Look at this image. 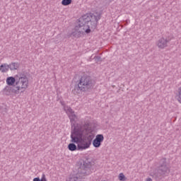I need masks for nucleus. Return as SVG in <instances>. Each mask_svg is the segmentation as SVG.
<instances>
[{
    "label": "nucleus",
    "instance_id": "obj_1",
    "mask_svg": "<svg viewBox=\"0 0 181 181\" xmlns=\"http://www.w3.org/2000/svg\"><path fill=\"white\" fill-rule=\"evenodd\" d=\"M88 123L76 124L71 132V144L68 145V149L71 152L74 151H86L91 146V139L83 138L88 135Z\"/></svg>",
    "mask_w": 181,
    "mask_h": 181
},
{
    "label": "nucleus",
    "instance_id": "obj_2",
    "mask_svg": "<svg viewBox=\"0 0 181 181\" xmlns=\"http://www.w3.org/2000/svg\"><path fill=\"white\" fill-rule=\"evenodd\" d=\"M170 172V168H169V165L166 163L165 158H162L160 160L159 166L157 170L154 171H151L150 173V175L153 177H155L156 180H160L162 177L164 176H168L169 173Z\"/></svg>",
    "mask_w": 181,
    "mask_h": 181
},
{
    "label": "nucleus",
    "instance_id": "obj_6",
    "mask_svg": "<svg viewBox=\"0 0 181 181\" xmlns=\"http://www.w3.org/2000/svg\"><path fill=\"white\" fill-rule=\"evenodd\" d=\"M91 30L90 29V25H84L80 23L78 25H76L74 28V31L72 32L71 35L74 37H81L85 33H90Z\"/></svg>",
    "mask_w": 181,
    "mask_h": 181
},
{
    "label": "nucleus",
    "instance_id": "obj_3",
    "mask_svg": "<svg viewBox=\"0 0 181 181\" xmlns=\"http://www.w3.org/2000/svg\"><path fill=\"white\" fill-rule=\"evenodd\" d=\"M99 19H100L99 15L86 14L79 18V23L82 25H89L90 29V28L91 29H95Z\"/></svg>",
    "mask_w": 181,
    "mask_h": 181
},
{
    "label": "nucleus",
    "instance_id": "obj_17",
    "mask_svg": "<svg viewBox=\"0 0 181 181\" xmlns=\"http://www.w3.org/2000/svg\"><path fill=\"white\" fill-rule=\"evenodd\" d=\"M146 181H152V178L148 177V178H147V179L146 180Z\"/></svg>",
    "mask_w": 181,
    "mask_h": 181
},
{
    "label": "nucleus",
    "instance_id": "obj_12",
    "mask_svg": "<svg viewBox=\"0 0 181 181\" xmlns=\"http://www.w3.org/2000/svg\"><path fill=\"white\" fill-rule=\"evenodd\" d=\"M0 71H1V73H8V71H9V64H2L0 66Z\"/></svg>",
    "mask_w": 181,
    "mask_h": 181
},
{
    "label": "nucleus",
    "instance_id": "obj_16",
    "mask_svg": "<svg viewBox=\"0 0 181 181\" xmlns=\"http://www.w3.org/2000/svg\"><path fill=\"white\" fill-rule=\"evenodd\" d=\"M119 180L125 181V175H124V173H120L119 175Z\"/></svg>",
    "mask_w": 181,
    "mask_h": 181
},
{
    "label": "nucleus",
    "instance_id": "obj_8",
    "mask_svg": "<svg viewBox=\"0 0 181 181\" xmlns=\"http://www.w3.org/2000/svg\"><path fill=\"white\" fill-rule=\"evenodd\" d=\"M103 142H104V135L98 134L93 141V145L94 148H100V146H101V143Z\"/></svg>",
    "mask_w": 181,
    "mask_h": 181
},
{
    "label": "nucleus",
    "instance_id": "obj_7",
    "mask_svg": "<svg viewBox=\"0 0 181 181\" xmlns=\"http://www.w3.org/2000/svg\"><path fill=\"white\" fill-rule=\"evenodd\" d=\"M61 104L62 105H63L64 110L70 119V122L74 125V124H76V122L78 119V117H77V115H76L74 111H73V109H71L70 106L65 105L64 102H61Z\"/></svg>",
    "mask_w": 181,
    "mask_h": 181
},
{
    "label": "nucleus",
    "instance_id": "obj_4",
    "mask_svg": "<svg viewBox=\"0 0 181 181\" xmlns=\"http://www.w3.org/2000/svg\"><path fill=\"white\" fill-rule=\"evenodd\" d=\"M28 84L29 80L28 79V77H26V76L17 75L16 90H14L13 93L15 94H20L21 93H23L26 90V88H28Z\"/></svg>",
    "mask_w": 181,
    "mask_h": 181
},
{
    "label": "nucleus",
    "instance_id": "obj_11",
    "mask_svg": "<svg viewBox=\"0 0 181 181\" xmlns=\"http://www.w3.org/2000/svg\"><path fill=\"white\" fill-rule=\"evenodd\" d=\"M8 68L11 71H13V70H18V69H19V63L11 62L10 64H8Z\"/></svg>",
    "mask_w": 181,
    "mask_h": 181
},
{
    "label": "nucleus",
    "instance_id": "obj_5",
    "mask_svg": "<svg viewBox=\"0 0 181 181\" xmlns=\"http://www.w3.org/2000/svg\"><path fill=\"white\" fill-rule=\"evenodd\" d=\"M94 87V81L91 77L88 76H83L79 78L78 82V88L80 91L83 93L88 91V90H91Z\"/></svg>",
    "mask_w": 181,
    "mask_h": 181
},
{
    "label": "nucleus",
    "instance_id": "obj_18",
    "mask_svg": "<svg viewBox=\"0 0 181 181\" xmlns=\"http://www.w3.org/2000/svg\"><path fill=\"white\" fill-rule=\"evenodd\" d=\"M92 136H91V135H89V136H88V138H91Z\"/></svg>",
    "mask_w": 181,
    "mask_h": 181
},
{
    "label": "nucleus",
    "instance_id": "obj_13",
    "mask_svg": "<svg viewBox=\"0 0 181 181\" xmlns=\"http://www.w3.org/2000/svg\"><path fill=\"white\" fill-rule=\"evenodd\" d=\"M4 94L5 95H11V93H12V87L7 86L3 90Z\"/></svg>",
    "mask_w": 181,
    "mask_h": 181
},
{
    "label": "nucleus",
    "instance_id": "obj_15",
    "mask_svg": "<svg viewBox=\"0 0 181 181\" xmlns=\"http://www.w3.org/2000/svg\"><path fill=\"white\" fill-rule=\"evenodd\" d=\"M62 4L64 6H67V5H70V4H71V0H62Z\"/></svg>",
    "mask_w": 181,
    "mask_h": 181
},
{
    "label": "nucleus",
    "instance_id": "obj_14",
    "mask_svg": "<svg viewBox=\"0 0 181 181\" xmlns=\"http://www.w3.org/2000/svg\"><path fill=\"white\" fill-rule=\"evenodd\" d=\"M33 181H47V180L46 179V175H45V174H42L41 179L40 177H35L33 179Z\"/></svg>",
    "mask_w": 181,
    "mask_h": 181
},
{
    "label": "nucleus",
    "instance_id": "obj_9",
    "mask_svg": "<svg viewBox=\"0 0 181 181\" xmlns=\"http://www.w3.org/2000/svg\"><path fill=\"white\" fill-rule=\"evenodd\" d=\"M170 40L162 37L160 40H158L157 42V46L159 49H165V47H168V44L169 43Z\"/></svg>",
    "mask_w": 181,
    "mask_h": 181
},
{
    "label": "nucleus",
    "instance_id": "obj_10",
    "mask_svg": "<svg viewBox=\"0 0 181 181\" xmlns=\"http://www.w3.org/2000/svg\"><path fill=\"white\" fill-rule=\"evenodd\" d=\"M6 84L7 86H13V84L16 85V76L15 77L13 76H9L6 78Z\"/></svg>",
    "mask_w": 181,
    "mask_h": 181
}]
</instances>
